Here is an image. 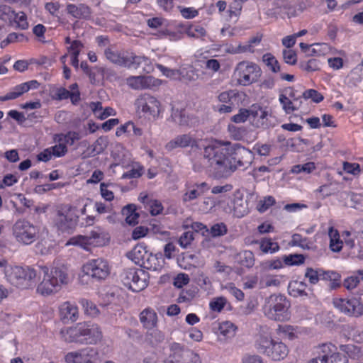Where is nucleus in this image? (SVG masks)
Instances as JSON below:
<instances>
[{
	"label": "nucleus",
	"instance_id": "f257e3e1",
	"mask_svg": "<svg viewBox=\"0 0 363 363\" xmlns=\"http://www.w3.org/2000/svg\"><path fill=\"white\" fill-rule=\"evenodd\" d=\"M203 157L216 179L227 178L238 168L247 169L254 159L252 152L240 144L217 140L205 147Z\"/></svg>",
	"mask_w": 363,
	"mask_h": 363
},
{
	"label": "nucleus",
	"instance_id": "f03ea898",
	"mask_svg": "<svg viewBox=\"0 0 363 363\" xmlns=\"http://www.w3.org/2000/svg\"><path fill=\"white\" fill-rule=\"evenodd\" d=\"M62 338L67 342L79 344H96L101 340L102 335L97 325L86 323H79L60 332Z\"/></svg>",
	"mask_w": 363,
	"mask_h": 363
},
{
	"label": "nucleus",
	"instance_id": "7ed1b4c3",
	"mask_svg": "<svg viewBox=\"0 0 363 363\" xmlns=\"http://www.w3.org/2000/svg\"><path fill=\"white\" fill-rule=\"evenodd\" d=\"M289 307L290 303L285 296L272 294L265 299L263 312L268 318L282 322L289 318Z\"/></svg>",
	"mask_w": 363,
	"mask_h": 363
},
{
	"label": "nucleus",
	"instance_id": "20e7f679",
	"mask_svg": "<svg viewBox=\"0 0 363 363\" xmlns=\"http://www.w3.org/2000/svg\"><path fill=\"white\" fill-rule=\"evenodd\" d=\"M4 273L7 280L18 288L28 289L35 283L36 272L29 267L9 266Z\"/></svg>",
	"mask_w": 363,
	"mask_h": 363
},
{
	"label": "nucleus",
	"instance_id": "39448f33",
	"mask_svg": "<svg viewBox=\"0 0 363 363\" xmlns=\"http://www.w3.org/2000/svg\"><path fill=\"white\" fill-rule=\"evenodd\" d=\"M256 347L261 353L274 361L284 359L289 353L288 347L284 343L263 335H259L257 338Z\"/></svg>",
	"mask_w": 363,
	"mask_h": 363
},
{
	"label": "nucleus",
	"instance_id": "423d86ee",
	"mask_svg": "<svg viewBox=\"0 0 363 363\" xmlns=\"http://www.w3.org/2000/svg\"><path fill=\"white\" fill-rule=\"evenodd\" d=\"M74 209L71 205H64L57 209L54 223L58 230L69 234L74 230L79 221V216L74 211Z\"/></svg>",
	"mask_w": 363,
	"mask_h": 363
},
{
	"label": "nucleus",
	"instance_id": "0eeeda50",
	"mask_svg": "<svg viewBox=\"0 0 363 363\" xmlns=\"http://www.w3.org/2000/svg\"><path fill=\"white\" fill-rule=\"evenodd\" d=\"M169 354L164 363H201L199 356L177 342L169 345Z\"/></svg>",
	"mask_w": 363,
	"mask_h": 363
},
{
	"label": "nucleus",
	"instance_id": "6e6552de",
	"mask_svg": "<svg viewBox=\"0 0 363 363\" xmlns=\"http://www.w3.org/2000/svg\"><path fill=\"white\" fill-rule=\"evenodd\" d=\"M121 277L123 284L133 291H140L147 286L148 274L141 269H124Z\"/></svg>",
	"mask_w": 363,
	"mask_h": 363
},
{
	"label": "nucleus",
	"instance_id": "1a4fd4ad",
	"mask_svg": "<svg viewBox=\"0 0 363 363\" xmlns=\"http://www.w3.org/2000/svg\"><path fill=\"white\" fill-rule=\"evenodd\" d=\"M13 235L16 240L24 245H30L35 241L38 235L37 228L24 219L18 220L13 226Z\"/></svg>",
	"mask_w": 363,
	"mask_h": 363
},
{
	"label": "nucleus",
	"instance_id": "9d476101",
	"mask_svg": "<svg viewBox=\"0 0 363 363\" xmlns=\"http://www.w3.org/2000/svg\"><path fill=\"white\" fill-rule=\"evenodd\" d=\"M109 236L101 228L96 227L94 230H91L89 235L72 238L69 244L79 245L83 246L84 245H93L94 246H103L108 242Z\"/></svg>",
	"mask_w": 363,
	"mask_h": 363
},
{
	"label": "nucleus",
	"instance_id": "9b49d317",
	"mask_svg": "<svg viewBox=\"0 0 363 363\" xmlns=\"http://www.w3.org/2000/svg\"><path fill=\"white\" fill-rule=\"evenodd\" d=\"M160 101L149 94H144L135 100V106L138 113H143L145 116L157 117L160 113Z\"/></svg>",
	"mask_w": 363,
	"mask_h": 363
},
{
	"label": "nucleus",
	"instance_id": "f8f14e48",
	"mask_svg": "<svg viewBox=\"0 0 363 363\" xmlns=\"http://www.w3.org/2000/svg\"><path fill=\"white\" fill-rule=\"evenodd\" d=\"M84 272L97 281L105 279L110 274L108 262L103 258L93 259L83 266Z\"/></svg>",
	"mask_w": 363,
	"mask_h": 363
},
{
	"label": "nucleus",
	"instance_id": "ddd939ff",
	"mask_svg": "<svg viewBox=\"0 0 363 363\" xmlns=\"http://www.w3.org/2000/svg\"><path fill=\"white\" fill-rule=\"evenodd\" d=\"M333 304L335 308L347 316L359 318L363 315V305L357 298H335L333 299Z\"/></svg>",
	"mask_w": 363,
	"mask_h": 363
},
{
	"label": "nucleus",
	"instance_id": "4468645a",
	"mask_svg": "<svg viewBox=\"0 0 363 363\" xmlns=\"http://www.w3.org/2000/svg\"><path fill=\"white\" fill-rule=\"evenodd\" d=\"M41 271L44 277L38 284L37 291L43 296H48L57 292L61 286L57 284L56 279H55L53 277L48 275V268L47 267H42Z\"/></svg>",
	"mask_w": 363,
	"mask_h": 363
},
{
	"label": "nucleus",
	"instance_id": "2eb2a0df",
	"mask_svg": "<svg viewBox=\"0 0 363 363\" xmlns=\"http://www.w3.org/2000/svg\"><path fill=\"white\" fill-rule=\"evenodd\" d=\"M257 65L253 63L240 62L235 69L239 84L244 86L250 84L253 81L251 79V74L257 72Z\"/></svg>",
	"mask_w": 363,
	"mask_h": 363
},
{
	"label": "nucleus",
	"instance_id": "dca6fc26",
	"mask_svg": "<svg viewBox=\"0 0 363 363\" xmlns=\"http://www.w3.org/2000/svg\"><path fill=\"white\" fill-rule=\"evenodd\" d=\"M60 320L65 324L77 321L79 318L77 306L69 301L62 303L59 307Z\"/></svg>",
	"mask_w": 363,
	"mask_h": 363
},
{
	"label": "nucleus",
	"instance_id": "f3484780",
	"mask_svg": "<svg viewBox=\"0 0 363 363\" xmlns=\"http://www.w3.org/2000/svg\"><path fill=\"white\" fill-rule=\"evenodd\" d=\"M95 354L91 347H86L74 352H69L65 355L66 363H86L87 359L92 357Z\"/></svg>",
	"mask_w": 363,
	"mask_h": 363
},
{
	"label": "nucleus",
	"instance_id": "a211bd4d",
	"mask_svg": "<svg viewBox=\"0 0 363 363\" xmlns=\"http://www.w3.org/2000/svg\"><path fill=\"white\" fill-rule=\"evenodd\" d=\"M155 79L152 76H131L127 78L128 85L134 89H143L150 88L154 85Z\"/></svg>",
	"mask_w": 363,
	"mask_h": 363
},
{
	"label": "nucleus",
	"instance_id": "6ab92c4d",
	"mask_svg": "<svg viewBox=\"0 0 363 363\" xmlns=\"http://www.w3.org/2000/svg\"><path fill=\"white\" fill-rule=\"evenodd\" d=\"M66 10L69 14L75 18L87 19L91 16L90 8L83 4L78 5L69 4L67 6Z\"/></svg>",
	"mask_w": 363,
	"mask_h": 363
},
{
	"label": "nucleus",
	"instance_id": "aec40b11",
	"mask_svg": "<svg viewBox=\"0 0 363 363\" xmlns=\"http://www.w3.org/2000/svg\"><path fill=\"white\" fill-rule=\"evenodd\" d=\"M150 252L147 250V246L144 243L136 245L134 248L127 253V257L136 264L140 266L142 262L145 259Z\"/></svg>",
	"mask_w": 363,
	"mask_h": 363
},
{
	"label": "nucleus",
	"instance_id": "412c9836",
	"mask_svg": "<svg viewBox=\"0 0 363 363\" xmlns=\"http://www.w3.org/2000/svg\"><path fill=\"white\" fill-rule=\"evenodd\" d=\"M50 277L56 279L57 284L61 286L62 284H67L69 281L67 268L64 264H57L48 272Z\"/></svg>",
	"mask_w": 363,
	"mask_h": 363
},
{
	"label": "nucleus",
	"instance_id": "4be33fe9",
	"mask_svg": "<svg viewBox=\"0 0 363 363\" xmlns=\"http://www.w3.org/2000/svg\"><path fill=\"white\" fill-rule=\"evenodd\" d=\"M140 320L145 328L152 329L156 326L157 315L153 309L148 308L140 313Z\"/></svg>",
	"mask_w": 363,
	"mask_h": 363
},
{
	"label": "nucleus",
	"instance_id": "5701e85b",
	"mask_svg": "<svg viewBox=\"0 0 363 363\" xmlns=\"http://www.w3.org/2000/svg\"><path fill=\"white\" fill-rule=\"evenodd\" d=\"M235 261L247 268H252L255 262L253 252L250 250H243L235 255Z\"/></svg>",
	"mask_w": 363,
	"mask_h": 363
},
{
	"label": "nucleus",
	"instance_id": "b1692460",
	"mask_svg": "<svg viewBox=\"0 0 363 363\" xmlns=\"http://www.w3.org/2000/svg\"><path fill=\"white\" fill-rule=\"evenodd\" d=\"M249 212L248 202L242 197H235L233 200V214L242 218Z\"/></svg>",
	"mask_w": 363,
	"mask_h": 363
},
{
	"label": "nucleus",
	"instance_id": "393cba45",
	"mask_svg": "<svg viewBox=\"0 0 363 363\" xmlns=\"http://www.w3.org/2000/svg\"><path fill=\"white\" fill-rule=\"evenodd\" d=\"M200 78L199 70L192 66H188L179 69V79L186 82H193Z\"/></svg>",
	"mask_w": 363,
	"mask_h": 363
},
{
	"label": "nucleus",
	"instance_id": "a878e982",
	"mask_svg": "<svg viewBox=\"0 0 363 363\" xmlns=\"http://www.w3.org/2000/svg\"><path fill=\"white\" fill-rule=\"evenodd\" d=\"M307 284L303 281H293L289 284V294L294 297L308 296L306 291Z\"/></svg>",
	"mask_w": 363,
	"mask_h": 363
},
{
	"label": "nucleus",
	"instance_id": "bb28decb",
	"mask_svg": "<svg viewBox=\"0 0 363 363\" xmlns=\"http://www.w3.org/2000/svg\"><path fill=\"white\" fill-rule=\"evenodd\" d=\"M337 350L336 347L332 343H324L319 345L318 347V357L315 359H319L321 363L325 362L329 357L332 356Z\"/></svg>",
	"mask_w": 363,
	"mask_h": 363
},
{
	"label": "nucleus",
	"instance_id": "cd10ccee",
	"mask_svg": "<svg viewBox=\"0 0 363 363\" xmlns=\"http://www.w3.org/2000/svg\"><path fill=\"white\" fill-rule=\"evenodd\" d=\"M253 243L259 244V248L264 253H274L279 250L277 242H273L271 238H264L261 240H255Z\"/></svg>",
	"mask_w": 363,
	"mask_h": 363
},
{
	"label": "nucleus",
	"instance_id": "c85d7f7f",
	"mask_svg": "<svg viewBox=\"0 0 363 363\" xmlns=\"http://www.w3.org/2000/svg\"><path fill=\"white\" fill-rule=\"evenodd\" d=\"M171 117L172 120L180 126H190L189 118L186 115L184 110L172 108Z\"/></svg>",
	"mask_w": 363,
	"mask_h": 363
},
{
	"label": "nucleus",
	"instance_id": "c756f323",
	"mask_svg": "<svg viewBox=\"0 0 363 363\" xmlns=\"http://www.w3.org/2000/svg\"><path fill=\"white\" fill-rule=\"evenodd\" d=\"M360 280H363V269L358 270L353 275L346 278L343 286L347 290H352L357 286Z\"/></svg>",
	"mask_w": 363,
	"mask_h": 363
},
{
	"label": "nucleus",
	"instance_id": "7c9ffc66",
	"mask_svg": "<svg viewBox=\"0 0 363 363\" xmlns=\"http://www.w3.org/2000/svg\"><path fill=\"white\" fill-rule=\"evenodd\" d=\"M140 267L148 270L156 271L160 269L161 265L157 255L150 252L145 259L142 262Z\"/></svg>",
	"mask_w": 363,
	"mask_h": 363
},
{
	"label": "nucleus",
	"instance_id": "2f4dec72",
	"mask_svg": "<svg viewBox=\"0 0 363 363\" xmlns=\"http://www.w3.org/2000/svg\"><path fill=\"white\" fill-rule=\"evenodd\" d=\"M320 276H322L323 279L330 281V288L331 289H336L339 288L341 285L340 284L341 276L337 272H333V271L323 272Z\"/></svg>",
	"mask_w": 363,
	"mask_h": 363
},
{
	"label": "nucleus",
	"instance_id": "473e14b6",
	"mask_svg": "<svg viewBox=\"0 0 363 363\" xmlns=\"http://www.w3.org/2000/svg\"><path fill=\"white\" fill-rule=\"evenodd\" d=\"M79 303L82 306L84 313L89 316L96 317L100 313L96 305L88 299L82 298Z\"/></svg>",
	"mask_w": 363,
	"mask_h": 363
},
{
	"label": "nucleus",
	"instance_id": "72a5a7b5",
	"mask_svg": "<svg viewBox=\"0 0 363 363\" xmlns=\"http://www.w3.org/2000/svg\"><path fill=\"white\" fill-rule=\"evenodd\" d=\"M237 327L230 321L223 322L219 325L218 331L220 335L227 338H230L235 335Z\"/></svg>",
	"mask_w": 363,
	"mask_h": 363
},
{
	"label": "nucleus",
	"instance_id": "f704fd0d",
	"mask_svg": "<svg viewBox=\"0 0 363 363\" xmlns=\"http://www.w3.org/2000/svg\"><path fill=\"white\" fill-rule=\"evenodd\" d=\"M104 54L107 60L112 63L120 66H125V57L121 54L113 51L111 48H106L104 51Z\"/></svg>",
	"mask_w": 363,
	"mask_h": 363
},
{
	"label": "nucleus",
	"instance_id": "c9c22d12",
	"mask_svg": "<svg viewBox=\"0 0 363 363\" xmlns=\"http://www.w3.org/2000/svg\"><path fill=\"white\" fill-rule=\"evenodd\" d=\"M340 350L352 359H358L361 356L360 348L353 344L340 345Z\"/></svg>",
	"mask_w": 363,
	"mask_h": 363
},
{
	"label": "nucleus",
	"instance_id": "e433bc0d",
	"mask_svg": "<svg viewBox=\"0 0 363 363\" xmlns=\"http://www.w3.org/2000/svg\"><path fill=\"white\" fill-rule=\"evenodd\" d=\"M283 262L288 266H298L304 263L305 257L301 254H290L284 255L282 258Z\"/></svg>",
	"mask_w": 363,
	"mask_h": 363
},
{
	"label": "nucleus",
	"instance_id": "4c0bfd02",
	"mask_svg": "<svg viewBox=\"0 0 363 363\" xmlns=\"http://www.w3.org/2000/svg\"><path fill=\"white\" fill-rule=\"evenodd\" d=\"M108 141L106 137H99L89 147L91 148V153L93 155H99L107 147Z\"/></svg>",
	"mask_w": 363,
	"mask_h": 363
},
{
	"label": "nucleus",
	"instance_id": "58836bf2",
	"mask_svg": "<svg viewBox=\"0 0 363 363\" xmlns=\"http://www.w3.org/2000/svg\"><path fill=\"white\" fill-rule=\"evenodd\" d=\"M262 60L273 72L277 73L281 70L279 62L272 54H264L262 57Z\"/></svg>",
	"mask_w": 363,
	"mask_h": 363
},
{
	"label": "nucleus",
	"instance_id": "ea45409f",
	"mask_svg": "<svg viewBox=\"0 0 363 363\" xmlns=\"http://www.w3.org/2000/svg\"><path fill=\"white\" fill-rule=\"evenodd\" d=\"M181 144V148H185L187 147H196L197 140L192 137L190 134H182L177 135Z\"/></svg>",
	"mask_w": 363,
	"mask_h": 363
},
{
	"label": "nucleus",
	"instance_id": "a19ab883",
	"mask_svg": "<svg viewBox=\"0 0 363 363\" xmlns=\"http://www.w3.org/2000/svg\"><path fill=\"white\" fill-rule=\"evenodd\" d=\"M208 231L213 238H216L225 235L228 232V228L224 223H218L213 225Z\"/></svg>",
	"mask_w": 363,
	"mask_h": 363
},
{
	"label": "nucleus",
	"instance_id": "79ce46f5",
	"mask_svg": "<svg viewBox=\"0 0 363 363\" xmlns=\"http://www.w3.org/2000/svg\"><path fill=\"white\" fill-rule=\"evenodd\" d=\"M302 97L307 100L311 99L315 103H320L324 99V96L317 90L310 89L302 94Z\"/></svg>",
	"mask_w": 363,
	"mask_h": 363
},
{
	"label": "nucleus",
	"instance_id": "37998d69",
	"mask_svg": "<svg viewBox=\"0 0 363 363\" xmlns=\"http://www.w3.org/2000/svg\"><path fill=\"white\" fill-rule=\"evenodd\" d=\"M146 60L147 58L144 56H137L135 55H131L130 56H125V62L124 67H133L135 68H137L143 62V61H145Z\"/></svg>",
	"mask_w": 363,
	"mask_h": 363
},
{
	"label": "nucleus",
	"instance_id": "c03bdc74",
	"mask_svg": "<svg viewBox=\"0 0 363 363\" xmlns=\"http://www.w3.org/2000/svg\"><path fill=\"white\" fill-rule=\"evenodd\" d=\"M186 33L190 38H198L200 37L205 36L206 34V31L202 26H191L187 28Z\"/></svg>",
	"mask_w": 363,
	"mask_h": 363
},
{
	"label": "nucleus",
	"instance_id": "a18cd8bd",
	"mask_svg": "<svg viewBox=\"0 0 363 363\" xmlns=\"http://www.w3.org/2000/svg\"><path fill=\"white\" fill-rule=\"evenodd\" d=\"M279 101L282 105L283 109L287 114L298 109V107H296L292 101L284 94L279 95Z\"/></svg>",
	"mask_w": 363,
	"mask_h": 363
},
{
	"label": "nucleus",
	"instance_id": "49530a36",
	"mask_svg": "<svg viewBox=\"0 0 363 363\" xmlns=\"http://www.w3.org/2000/svg\"><path fill=\"white\" fill-rule=\"evenodd\" d=\"M315 169V166L313 162H307L303 164H297L294 166L292 167L291 172L296 174H299L301 172L309 174Z\"/></svg>",
	"mask_w": 363,
	"mask_h": 363
},
{
	"label": "nucleus",
	"instance_id": "de8ad7c7",
	"mask_svg": "<svg viewBox=\"0 0 363 363\" xmlns=\"http://www.w3.org/2000/svg\"><path fill=\"white\" fill-rule=\"evenodd\" d=\"M15 16L14 11L7 5H1L0 6V19L2 21L7 22L11 21L13 17Z\"/></svg>",
	"mask_w": 363,
	"mask_h": 363
},
{
	"label": "nucleus",
	"instance_id": "09e8293b",
	"mask_svg": "<svg viewBox=\"0 0 363 363\" xmlns=\"http://www.w3.org/2000/svg\"><path fill=\"white\" fill-rule=\"evenodd\" d=\"M275 203V199L272 196H267L263 200H260L257 204V211L260 213L265 212L270 206Z\"/></svg>",
	"mask_w": 363,
	"mask_h": 363
},
{
	"label": "nucleus",
	"instance_id": "8fccbe9b",
	"mask_svg": "<svg viewBox=\"0 0 363 363\" xmlns=\"http://www.w3.org/2000/svg\"><path fill=\"white\" fill-rule=\"evenodd\" d=\"M156 67L164 76L168 78L177 79L179 77V69H170L160 64H157Z\"/></svg>",
	"mask_w": 363,
	"mask_h": 363
},
{
	"label": "nucleus",
	"instance_id": "3c124183",
	"mask_svg": "<svg viewBox=\"0 0 363 363\" xmlns=\"http://www.w3.org/2000/svg\"><path fill=\"white\" fill-rule=\"evenodd\" d=\"M268 116H271V114L269 113L268 111L263 109L262 108L259 116L260 121H258L256 123V127L262 128L264 129L267 128L269 126V123L268 122Z\"/></svg>",
	"mask_w": 363,
	"mask_h": 363
},
{
	"label": "nucleus",
	"instance_id": "603ef678",
	"mask_svg": "<svg viewBox=\"0 0 363 363\" xmlns=\"http://www.w3.org/2000/svg\"><path fill=\"white\" fill-rule=\"evenodd\" d=\"M193 231H186L182 233L179 239V244L182 248H186L194 239Z\"/></svg>",
	"mask_w": 363,
	"mask_h": 363
},
{
	"label": "nucleus",
	"instance_id": "864d4df0",
	"mask_svg": "<svg viewBox=\"0 0 363 363\" xmlns=\"http://www.w3.org/2000/svg\"><path fill=\"white\" fill-rule=\"evenodd\" d=\"M70 91L64 87H60L53 91L52 99L57 101H62L69 99Z\"/></svg>",
	"mask_w": 363,
	"mask_h": 363
},
{
	"label": "nucleus",
	"instance_id": "5fc2aeb1",
	"mask_svg": "<svg viewBox=\"0 0 363 363\" xmlns=\"http://www.w3.org/2000/svg\"><path fill=\"white\" fill-rule=\"evenodd\" d=\"M148 336L149 340L153 346L157 345L164 340V334L157 330H154L149 333Z\"/></svg>",
	"mask_w": 363,
	"mask_h": 363
},
{
	"label": "nucleus",
	"instance_id": "6e6d98bb",
	"mask_svg": "<svg viewBox=\"0 0 363 363\" xmlns=\"http://www.w3.org/2000/svg\"><path fill=\"white\" fill-rule=\"evenodd\" d=\"M14 21L17 23V26L22 29L26 30L28 28V23L27 22L26 15L21 12L20 13H16L13 17Z\"/></svg>",
	"mask_w": 363,
	"mask_h": 363
},
{
	"label": "nucleus",
	"instance_id": "4d7b16f0",
	"mask_svg": "<svg viewBox=\"0 0 363 363\" xmlns=\"http://www.w3.org/2000/svg\"><path fill=\"white\" fill-rule=\"evenodd\" d=\"M97 70L98 74L101 75L103 77H106V79L110 81L118 79V76L116 72L111 69H106L104 67H95Z\"/></svg>",
	"mask_w": 363,
	"mask_h": 363
},
{
	"label": "nucleus",
	"instance_id": "13d9d810",
	"mask_svg": "<svg viewBox=\"0 0 363 363\" xmlns=\"http://www.w3.org/2000/svg\"><path fill=\"white\" fill-rule=\"evenodd\" d=\"M226 303V299L224 297H218L210 302V308L213 311L220 312Z\"/></svg>",
	"mask_w": 363,
	"mask_h": 363
},
{
	"label": "nucleus",
	"instance_id": "bf43d9fd",
	"mask_svg": "<svg viewBox=\"0 0 363 363\" xmlns=\"http://www.w3.org/2000/svg\"><path fill=\"white\" fill-rule=\"evenodd\" d=\"M150 212L152 216H157L162 213L163 206L158 200H150Z\"/></svg>",
	"mask_w": 363,
	"mask_h": 363
},
{
	"label": "nucleus",
	"instance_id": "052dcab7",
	"mask_svg": "<svg viewBox=\"0 0 363 363\" xmlns=\"http://www.w3.org/2000/svg\"><path fill=\"white\" fill-rule=\"evenodd\" d=\"M28 91L29 86H27V84L22 83L13 88V91L10 92V97H11L13 99H15Z\"/></svg>",
	"mask_w": 363,
	"mask_h": 363
},
{
	"label": "nucleus",
	"instance_id": "680f3d73",
	"mask_svg": "<svg viewBox=\"0 0 363 363\" xmlns=\"http://www.w3.org/2000/svg\"><path fill=\"white\" fill-rule=\"evenodd\" d=\"M307 241V239L305 238H303L302 236L299 234H294L292 235V239L290 242V244L292 245V246H299L303 249H308L309 247L306 242Z\"/></svg>",
	"mask_w": 363,
	"mask_h": 363
},
{
	"label": "nucleus",
	"instance_id": "e2e57ef3",
	"mask_svg": "<svg viewBox=\"0 0 363 363\" xmlns=\"http://www.w3.org/2000/svg\"><path fill=\"white\" fill-rule=\"evenodd\" d=\"M283 57L286 63L289 65H295L297 62L296 53L293 50H284Z\"/></svg>",
	"mask_w": 363,
	"mask_h": 363
},
{
	"label": "nucleus",
	"instance_id": "0e129e2a",
	"mask_svg": "<svg viewBox=\"0 0 363 363\" xmlns=\"http://www.w3.org/2000/svg\"><path fill=\"white\" fill-rule=\"evenodd\" d=\"M322 363H348L346 356L341 354L340 352H335L332 356L329 357L325 362Z\"/></svg>",
	"mask_w": 363,
	"mask_h": 363
},
{
	"label": "nucleus",
	"instance_id": "69168bd1",
	"mask_svg": "<svg viewBox=\"0 0 363 363\" xmlns=\"http://www.w3.org/2000/svg\"><path fill=\"white\" fill-rule=\"evenodd\" d=\"M322 274H318V271L314 270L311 267L306 269L305 277L308 279L309 281L312 284H315L318 282L320 277Z\"/></svg>",
	"mask_w": 363,
	"mask_h": 363
},
{
	"label": "nucleus",
	"instance_id": "338daca9",
	"mask_svg": "<svg viewBox=\"0 0 363 363\" xmlns=\"http://www.w3.org/2000/svg\"><path fill=\"white\" fill-rule=\"evenodd\" d=\"M301 67L307 72H314L320 69V63L316 59H311L306 64H301Z\"/></svg>",
	"mask_w": 363,
	"mask_h": 363
},
{
	"label": "nucleus",
	"instance_id": "774afa93",
	"mask_svg": "<svg viewBox=\"0 0 363 363\" xmlns=\"http://www.w3.org/2000/svg\"><path fill=\"white\" fill-rule=\"evenodd\" d=\"M189 281L190 279L188 274L180 273L174 279V286L177 288H182L183 286L189 284Z\"/></svg>",
	"mask_w": 363,
	"mask_h": 363
}]
</instances>
